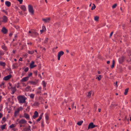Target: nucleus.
<instances>
[{
  "label": "nucleus",
  "mask_w": 131,
  "mask_h": 131,
  "mask_svg": "<svg viewBox=\"0 0 131 131\" xmlns=\"http://www.w3.org/2000/svg\"><path fill=\"white\" fill-rule=\"evenodd\" d=\"M17 99L20 103H23L26 102L27 98L24 96L19 95L17 97Z\"/></svg>",
  "instance_id": "1"
},
{
  "label": "nucleus",
  "mask_w": 131,
  "mask_h": 131,
  "mask_svg": "<svg viewBox=\"0 0 131 131\" xmlns=\"http://www.w3.org/2000/svg\"><path fill=\"white\" fill-rule=\"evenodd\" d=\"M28 9L29 12L31 13V14L33 15L34 14V11L33 9V8L32 5H28Z\"/></svg>",
  "instance_id": "2"
},
{
  "label": "nucleus",
  "mask_w": 131,
  "mask_h": 131,
  "mask_svg": "<svg viewBox=\"0 0 131 131\" xmlns=\"http://www.w3.org/2000/svg\"><path fill=\"white\" fill-rule=\"evenodd\" d=\"M28 77H26L23 78L20 81V82L23 84V85H24V84H25V83L23 82L27 81L28 80Z\"/></svg>",
  "instance_id": "3"
},
{
  "label": "nucleus",
  "mask_w": 131,
  "mask_h": 131,
  "mask_svg": "<svg viewBox=\"0 0 131 131\" xmlns=\"http://www.w3.org/2000/svg\"><path fill=\"white\" fill-rule=\"evenodd\" d=\"M97 126L94 125L93 123L91 122L89 124L88 127V129H89L90 128H93Z\"/></svg>",
  "instance_id": "4"
},
{
  "label": "nucleus",
  "mask_w": 131,
  "mask_h": 131,
  "mask_svg": "<svg viewBox=\"0 0 131 131\" xmlns=\"http://www.w3.org/2000/svg\"><path fill=\"white\" fill-rule=\"evenodd\" d=\"M64 54V52L62 51H61L58 52V60H59L61 57Z\"/></svg>",
  "instance_id": "5"
},
{
  "label": "nucleus",
  "mask_w": 131,
  "mask_h": 131,
  "mask_svg": "<svg viewBox=\"0 0 131 131\" xmlns=\"http://www.w3.org/2000/svg\"><path fill=\"white\" fill-rule=\"evenodd\" d=\"M2 18L3 19L2 22L4 23H6L7 22L8 19L6 16L5 15L3 16Z\"/></svg>",
  "instance_id": "6"
},
{
  "label": "nucleus",
  "mask_w": 131,
  "mask_h": 131,
  "mask_svg": "<svg viewBox=\"0 0 131 131\" xmlns=\"http://www.w3.org/2000/svg\"><path fill=\"white\" fill-rule=\"evenodd\" d=\"M20 111V109L19 108H18L17 109L15 110V111L14 116L15 117H16L17 116V114L19 113V111Z\"/></svg>",
  "instance_id": "7"
},
{
  "label": "nucleus",
  "mask_w": 131,
  "mask_h": 131,
  "mask_svg": "<svg viewBox=\"0 0 131 131\" xmlns=\"http://www.w3.org/2000/svg\"><path fill=\"white\" fill-rule=\"evenodd\" d=\"M12 76L11 75H9L6 76L4 77L3 79L5 81H7L10 79L11 77Z\"/></svg>",
  "instance_id": "8"
},
{
  "label": "nucleus",
  "mask_w": 131,
  "mask_h": 131,
  "mask_svg": "<svg viewBox=\"0 0 131 131\" xmlns=\"http://www.w3.org/2000/svg\"><path fill=\"white\" fill-rule=\"evenodd\" d=\"M8 30L5 27H3L1 30V31L4 34H6Z\"/></svg>",
  "instance_id": "9"
},
{
  "label": "nucleus",
  "mask_w": 131,
  "mask_h": 131,
  "mask_svg": "<svg viewBox=\"0 0 131 131\" xmlns=\"http://www.w3.org/2000/svg\"><path fill=\"white\" fill-rule=\"evenodd\" d=\"M38 115V113L37 111H35L34 113V115L33 116L34 118L35 119L37 117Z\"/></svg>",
  "instance_id": "10"
},
{
  "label": "nucleus",
  "mask_w": 131,
  "mask_h": 131,
  "mask_svg": "<svg viewBox=\"0 0 131 131\" xmlns=\"http://www.w3.org/2000/svg\"><path fill=\"white\" fill-rule=\"evenodd\" d=\"M26 121L24 119H22L20 120L19 122V123L20 124H24L26 123Z\"/></svg>",
  "instance_id": "11"
},
{
  "label": "nucleus",
  "mask_w": 131,
  "mask_h": 131,
  "mask_svg": "<svg viewBox=\"0 0 131 131\" xmlns=\"http://www.w3.org/2000/svg\"><path fill=\"white\" fill-rule=\"evenodd\" d=\"M50 20V18H47L46 19H42V20L45 23L49 22V21Z\"/></svg>",
  "instance_id": "12"
},
{
  "label": "nucleus",
  "mask_w": 131,
  "mask_h": 131,
  "mask_svg": "<svg viewBox=\"0 0 131 131\" xmlns=\"http://www.w3.org/2000/svg\"><path fill=\"white\" fill-rule=\"evenodd\" d=\"M24 117L27 120H29V115L26 113L24 114Z\"/></svg>",
  "instance_id": "13"
},
{
  "label": "nucleus",
  "mask_w": 131,
  "mask_h": 131,
  "mask_svg": "<svg viewBox=\"0 0 131 131\" xmlns=\"http://www.w3.org/2000/svg\"><path fill=\"white\" fill-rule=\"evenodd\" d=\"M20 8L22 10L24 11H25L26 10V7L25 5H24L21 6Z\"/></svg>",
  "instance_id": "14"
},
{
  "label": "nucleus",
  "mask_w": 131,
  "mask_h": 131,
  "mask_svg": "<svg viewBox=\"0 0 131 131\" xmlns=\"http://www.w3.org/2000/svg\"><path fill=\"white\" fill-rule=\"evenodd\" d=\"M5 4L8 7H9L11 5V3L8 1H6L5 2Z\"/></svg>",
  "instance_id": "15"
},
{
  "label": "nucleus",
  "mask_w": 131,
  "mask_h": 131,
  "mask_svg": "<svg viewBox=\"0 0 131 131\" xmlns=\"http://www.w3.org/2000/svg\"><path fill=\"white\" fill-rule=\"evenodd\" d=\"M34 61H32L31 63L30 64V68L32 69L34 68Z\"/></svg>",
  "instance_id": "16"
},
{
  "label": "nucleus",
  "mask_w": 131,
  "mask_h": 131,
  "mask_svg": "<svg viewBox=\"0 0 131 131\" xmlns=\"http://www.w3.org/2000/svg\"><path fill=\"white\" fill-rule=\"evenodd\" d=\"M124 61V59L123 57H121L119 59V62L120 63H122Z\"/></svg>",
  "instance_id": "17"
},
{
  "label": "nucleus",
  "mask_w": 131,
  "mask_h": 131,
  "mask_svg": "<svg viewBox=\"0 0 131 131\" xmlns=\"http://www.w3.org/2000/svg\"><path fill=\"white\" fill-rule=\"evenodd\" d=\"M38 82V80H36V81H31L30 82V83L31 84H33V85H35Z\"/></svg>",
  "instance_id": "18"
},
{
  "label": "nucleus",
  "mask_w": 131,
  "mask_h": 131,
  "mask_svg": "<svg viewBox=\"0 0 131 131\" xmlns=\"http://www.w3.org/2000/svg\"><path fill=\"white\" fill-rule=\"evenodd\" d=\"M11 88L13 89V91L11 94H13L16 91V90L15 87H12Z\"/></svg>",
  "instance_id": "19"
},
{
  "label": "nucleus",
  "mask_w": 131,
  "mask_h": 131,
  "mask_svg": "<svg viewBox=\"0 0 131 131\" xmlns=\"http://www.w3.org/2000/svg\"><path fill=\"white\" fill-rule=\"evenodd\" d=\"M43 114V113H42L41 115H40V116L39 117V118L36 121L37 122H38L42 118V115Z\"/></svg>",
  "instance_id": "20"
},
{
  "label": "nucleus",
  "mask_w": 131,
  "mask_h": 131,
  "mask_svg": "<svg viewBox=\"0 0 131 131\" xmlns=\"http://www.w3.org/2000/svg\"><path fill=\"white\" fill-rule=\"evenodd\" d=\"M45 119L46 121L48 120L49 119V115L48 114H45Z\"/></svg>",
  "instance_id": "21"
},
{
  "label": "nucleus",
  "mask_w": 131,
  "mask_h": 131,
  "mask_svg": "<svg viewBox=\"0 0 131 131\" xmlns=\"http://www.w3.org/2000/svg\"><path fill=\"white\" fill-rule=\"evenodd\" d=\"M128 90V88H127L125 89V92L124 93V94H125V95H126L127 94Z\"/></svg>",
  "instance_id": "22"
},
{
  "label": "nucleus",
  "mask_w": 131,
  "mask_h": 131,
  "mask_svg": "<svg viewBox=\"0 0 131 131\" xmlns=\"http://www.w3.org/2000/svg\"><path fill=\"white\" fill-rule=\"evenodd\" d=\"M5 64H6L5 62H3L2 61H0V65L1 66L3 67H4L5 66Z\"/></svg>",
  "instance_id": "23"
},
{
  "label": "nucleus",
  "mask_w": 131,
  "mask_h": 131,
  "mask_svg": "<svg viewBox=\"0 0 131 131\" xmlns=\"http://www.w3.org/2000/svg\"><path fill=\"white\" fill-rule=\"evenodd\" d=\"M39 104L38 102H36L33 104V105L35 106H38L39 105Z\"/></svg>",
  "instance_id": "24"
},
{
  "label": "nucleus",
  "mask_w": 131,
  "mask_h": 131,
  "mask_svg": "<svg viewBox=\"0 0 131 131\" xmlns=\"http://www.w3.org/2000/svg\"><path fill=\"white\" fill-rule=\"evenodd\" d=\"M115 63V61L114 60H113L112 61V64L111 66V68H112V69L113 68H114V67Z\"/></svg>",
  "instance_id": "25"
},
{
  "label": "nucleus",
  "mask_w": 131,
  "mask_h": 131,
  "mask_svg": "<svg viewBox=\"0 0 131 131\" xmlns=\"http://www.w3.org/2000/svg\"><path fill=\"white\" fill-rule=\"evenodd\" d=\"M17 63H14L13 65V68H16L17 67Z\"/></svg>",
  "instance_id": "26"
},
{
  "label": "nucleus",
  "mask_w": 131,
  "mask_h": 131,
  "mask_svg": "<svg viewBox=\"0 0 131 131\" xmlns=\"http://www.w3.org/2000/svg\"><path fill=\"white\" fill-rule=\"evenodd\" d=\"M83 121H79V122H78L77 123V124L79 126L81 125L83 123Z\"/></svg>",
  "instance_id": "27"
},
{
  "label": "nucleus",
  "mask_w": 131,
  "mask_h": 131,
  "mask_svg": "<svg viewBox=\"0 0 131 131\" xmlns=\"http://www.w3.org/2000/svg\"><path fill=\"white\" fill-rule=\"evenodd\" d=\"M6 121V118L5 117H3L2 119V124H3L4 122H5Z\"/></svg>",
  "instance_id": "28"
},
{
  "label": "nucleus",
  "mask_w": 131,
  "mask_h": 131,
  "mask_svg": "<svg viewBox=\"0 0 131 131\" xmlns=\"http://www.w3.org/2000/svg\"><path fill=\"white\" fill-rule=\"evenodd\" d=\"M101 75H99L96 78V79H97L98 80V81H100V80L101 77Z\"/></svg>",
  "instance_id": "29"
},
{
  "label": "nucleus",
  "mask_w": 131,
  "mask_h": 131,
  "mask_svg": "<svg viewBox=\"0 0 131 131\" xmlns=\"http://www.w3.org/2000/svg\"><path fill=\"white\" fill-rule=\"evenodd\" d=\"M99 18V17L98 16H95L94 17V19L96 21H98V19Z\"/></svg>",
  "instance_id": "30"
},
{
  "label": "nucleus",
  "mask_w": 131,
  "mask_h": 131,
  "mask_svg": "<svg viewBox=\"0 0 131 131\" xmlns=\"http://www.w3.org/2000/svg\"><path fill=\"white\" fill-rule=\"evenodd\" d=\"M28 53L29 54H32L34 53V51H30V50H28Z\"/></svg>",
  "instance_id": "31"
},
{
  "label": "nucleus",
  "mask_w": 131,
  "mask_h": 131,
  "mask_svg": "<svg viewBox=\"0 0 131 131\" xmlns=\"http://www.w3.org/2000/svg\"><path fill=\"white\" fill-rule=\"evenodd\" d=\"M92 4L93 5V6H92L91 8V10H93L96 7V6L94 4Z\"/></svg>",
  "instance_id": "32"
},
{
  "label": "nucleus",
  "mask_w": 131,
  "mask_h": 131,
  "mask_svg": "<svg viewBox=\"0 0 131 131\" xmlns=\"http://www.w3.org/2000/svg\"><path fill=\"white\" fill-rule=\"evenodd\" d=\"M42 83L43 87L44 88L46 87V83H45V82L44 81H43L42 82Z\"/></svg>",
  "instance_id": "33"
},
{
  "label": "nucleus",
  "mask_w": 131,
  "mask_h": 131,
  "mask_svg": "<svg viewBox=\"0 0 131 131\" xmlns=\"http://www.w3.org/2000/svg\"><path fill=\"white\" fill-rule=\"evenodd\" d=\"M2 48L3 50H5L6 49V47L5 45L2 46Z\"/></svg>",
  "instance_id": "34"
},
{
  "label": "nucleus",
  "mask_w": 131,
  "mask_h": 131,
  "mask_svg": "<svg viewBox=\"0 0 131 131\" xmlns=\"http://www.w3.org/2000/svg\"><path fill=\"white\" fill-rule=\"evenodd\" d=\"M48 38H46L45 39V40L44 41V42L43 43H47V42L48 41Z\"/></svg>",
  "instance_id": "35"
},
{
  "label": "nucleus",
  "mask_w": 131,
  "mask_h": 131,
  "mask_svg": "<svg viewBox=\"0 0 131 131\" xmlns=\"http://www.w3.org/2000/svg\"><path fill=\"white\" fill-rule=\"evenodd\" d=\"M6 126V125L4 124L2 125V126H1V128L2 130H3L5 128V127Z\"/></svg>",
  "instance_id": "36"
},
{
  "label": "nucleus",
  "mask_w": 131,
  "mask_h": 131,
  "mask_svg": "<svg viewBox=\"0 0 131 131\" xmlns=\"http://www.w3.org/2000/svg\"><path fill=\"white\" fill-rule=\"evenodd\" d=\"M91 92H88V95H87V96L89 97V98H90L91 97Z\"/></svg>",
  "instance_id": "37"
},
{
  "label": "nucleus",
  "mask_w": 131,
  "mask_h": 131,
  "mask_svg": "<svg viewBox=\"0 0 131 131\" xmlns=\"http://www.w3.org/2000/svg\"><path fill=\"white\" fill-rule=\"evenodd\" d=\"M34 97V95L33 94H31L30 95V97L31 99H33Z\"/></svg>",
  "instance_id": "38"
},
{
  "label": "nucleus",
  "mask_w": 131,
  "mask_h": 131,
  "mask_svg": "<svg viewBox=\"0 0 131 131\" xmlns=\"http://www.w3.org/2000/svg\"><path fill=\"white\" fill-rule=\"evenodd\" d=\"M117 5V4H115L113 5L112 6V8H115Z\"/></svg>",
  "instance_id": "39"
},
{
  "label": "nucleus",
  "mask_w": 131,
  "mask_h": 131,
  "mask_svg": "<svg viewBox=\"0 0 131 131\" xmlns=\"http://www.w3.org/2000/svg\"><path fill=\"white\" fill-rule=\"evenodd\" d=\"M4 53L3 52H2L1 51H0V58L1 57V56L2 55H4Z\"/></svg>",
  "instance_id": "40"
},
{
  "label": "nucleus",
  "mask_w": 131,
  "mask_h": 131,
  "mask_svg": "<svg viewBox=\"0 0 131 131\" xmlns=\"http://www.w3.org/2000/svg\"><path fill=\"white\" fill-rule=\"evenodd\" d=\"M29 70V68L28 67H26V68L24 69V71L25 72H27L28 71V70Z\"/></svg>",
  "instance_id": "41"
},
{
  "label": "nucleus",
  "mask_w": 131,
  "mask_h": 131,
  "mask_svg": "<svg viewBox=\"0 0 131 131\" xmlns=\"http://www.w3.org/2000/svg\"><path fill=\"white\" fill-rule=\"evenodd\" d=\"M30 128L31 126H30L29 125L28 127L26 128V129L27 130H31Z\"/></svg>",
  "instance_id": "42"
},
{
  "label": "nucleus",
  "mask_w": 131,
  "mask_h": 131,
  "mask_svg": "<svg viewBox=\"0 0 131 131\" xmlns=\"http://www.w3.org/2000/svg\"><path fill=\"white\" fill-rule=\"evenodd\" d=\"M14 127V126L13 124H12V125H10L9 126V127L10 128H13Z\"/></svg>",
  "instance_id": "43"
},
{
  "label": "nucleus",
  "mask_w": 131,
  "mask_h": 131,
  "mask_svg": "<svg viewBox=\"0 0 131 131\" xmlns=\"http://www.w3.org/2000/svg\"><path fill=\"white\" fill-rule=\"evenodd\" d=\"M2 11L3 12L5 13L6 15L7 14V12L5 10H2Z\"/></svg>",
  "instance_id": "44"
},
{
  "label": "nucleus",
  "mask_w": 131,
  "mask_h": 131,
  "mask_svg": "<svg viewBox=\"0 0 131 131\" xmlns=\"http://www.w3.org/2000/svg\"><path fill=\"white\" fill-rule=\"evenodd\" d=\"M115 105V106H117V105H116L115 104H114V103H112L111 105V106H110L112 107H113V106H114V105Z\"/></svg>",
  "instance_id": "45"
},
{
  "label": "nucleus",
  "mask_w": 131,
  "mask_h": 131,
  "mask_svg": "<svg viewBox=\"0 0 131 131\" xmlns=\"http://www.w3.org/2000/svg\"><path fill=\"white\" fill-rule=\"evenodd\" d=\"M41 125L42 127H43L44 126V121H42L41 123Z\"/></svg>",
  "instance_id": "46"
},
{
  "label": "nucleus",
  "mask_w": 131,
  "mask_h": 131,
  "mask_svg": "<svg viewBox=\"0 0 131 131\" xmlns=\"http://www.w3.org/2000/svg\"><path fill=\"white\" fill-rule=\"evenodd\" d=\"M42 30H43V31L46 30V28L45 26H43L42 27Z\"/></svg>",
  "instance_id": "47"
},
{
  "label": "nucleus",
  "mask_w": 131,
  "mask_h": 131,
  "mask_svg": "<svg viewBox=\"0 0 131 131\" xmlns=\"http://www.w3.org/2000/svg\"><path fill=\"white\" fill-rule=\"evenodd\" d=\"M32 75V73H29L28 75L27 76V77H28V78L29 79V78Z\"/></svg>",
  "instance_id": "48"
},
{
  "label": "nucleus",
  "mask_w": 131,
  "mask_h": 131,
  "mask_svg": "<svg viewBox=\"0 0 131 131\" xmlns=\"http://www.w3.org/2000/svg\"><path fill=\"white\" fill-rule=\"evenodd\" d=\"M117 81H116L115 83H114V85L115 86H116V87L118 86V85H117Z\"/></svg>",
  "instance_id": "49"
},
{
  "label": "nucleus",
  "mask_w": 131,
  "mask_h": 131,
  "mask_svg": "<svg viewBox=\"0 0 131 131\" xmlns=\"http://www.w3.org/2000/svg\"><path fill=\"white\" fill-rule=\"evenodd\" d=\"M19 2L20 4H21L23 1V0H17Z\"/></svg>",
  "instance_id": "50"
},
{
  "label": "nucleus",
  "mask_w": 131,
  "mask_h": 131,
  "mask_svg": "<svg viewBox=\"0 0 131 131\" xmlns=\"http://www.w3.org/2000/svg\"><path fill=\"white\" fill-rule=\"evenodd\" d=\"M37 70L35 71L34 72V73L36 75H37Z\"/></svg>",
  "instance_id": "51"
},
{
  "label": "nucleus",
  "mask_w": 131,
  "mask_h": 131,
  "mask_svg": "<svg viewBox=\"0 0 131 131\" xmlns=\"http://www.w3.org/2000/svg\"><path fill=\"white\" fill-rule=\"evenodd\" d=\"M41 93L40 91H37L36 92V94H39Z\"/></svg>",
  "instance_id": "52"
},
{
  "label": "nucleus",
  "mask_w": 131,
  "mask_h": 131,
  "mask_svg": "<svg viewBox=\"0 0 131 131\" xmlns=\"http://www.w3.org/2000/svg\"><path fill=\"white\" fill-rule=\"evenodd\" d=\"M4 84V82H2L1 84H0V86H2Z\"/></svg>",
  "instance_id": "53"
},
{
  "label": "nucleus",
  "mask_w": 131,
  "mask_h": 131,
  "mask_svg": "<svg viewBox=\"0 0 131 131\" xmlns=\"http://www.w3.org/2000/svg\"><path fill=\"white\" fill-rule=\"evenodd\" d=\"M113 34V31H112V32H111V34H110V38L112 36Z\"/></svg>",
  "instance_id": "54"
},
{
  "label": "nucleus",
  "mask_w": 131,
  "mask_h": 131,
  "mask_svg": "<svg viewBox=\"0 0 131 131\" xmlns=\"http://www.w3.org/2000/svg\"><path fill=\"white\" fill-rule=\"evenodd\" d=\"M96 2L97 3H98L99 2V0H95Z\"/></svg>",
  "instance_id": "55"
},
{
  "label": "nucleus",
  "mask_w": 131,
  "mask_h": 131,
  "mask_svg": "<svg viewBox=\"0 0 131 131\" xmlns=\"http://www.w3.org/2000/svg\"><path fill=\"white\" fill-rule=\"evenodd\" d=\"M2 116V114L0 113V118H1Z\"/></svg>",
  "instance_id": "56"
},
{
  "label": "nucleus",
  "mask_w": 131,
  "mask_h": 131,
  "mask_svg": "<svg viewBox=\"0 0 131 131\" xmlns=\"http://www.w3.org/2000/svg\"><path fill=\"white\" fill-rule=\"evenodd\" d=\"M34 33V32H33ZM34 33H35V34L36 35H38V33H37V32H34Z\"/></svg>",
  "instance_id": "57"
},
{
  "label": "nucleus",
  "mask_w": 131,
  "mask_h": 131,
  "mask_svg": "<svg viewBox=\"0 0 131 131\" xmlns=\"http://www.w3.org/2000/svg\"><path fill=\"white\" fill-rule=\"evenodd\" d=\"M19 61H22V58H20L19 59Z\"/></svg>",
  "instance_id": "58"
},
{
  "label": "nucleus",
  "mask_w": 131,
  "mask_h": 131,
  "mask_svg": "<svg viewBox=\"0 0 131 131\" xmlns=\"http://www.w3.org/2000/svg\"><path fill=\"white\" fill-rule=\"evenodd\" d=\"M27 44L28 45H31L32 44V43L31 42H30V43H27Z\"/></svg>",
  "instance_id": "59"
},
{
  "label": "nucleus",
  "mask_w": 131,
  "mask_h": 131,
  "mask_svg": "<svg viewBox=\"0 0 131 131\" xmlns=\"http://www.w3.org/2000/svg\"><path fill=\"white\" fill-rule=\"evenodd\" d=\"M74 103L72 105V107L73 108L74 107Z\"/></svg>",
  "instance_id": "60"
},
{
  "label": "nucleus",
  "mask_w": 131,
  "mask_h": 131,
  "mask_svg": "<svg viewBox=\"0 0 131 131\" xmlns=\"http://www.w3.org/2000/svg\"><path fill=\"white\" fill-rule=\"evenodd\" d=\"M97 106L96 105H94V108L96 109L97 108Z\"/></svg>",
  "instance_id": "61"
},
{
  "label": "nucleus",
  "mask_w": 131,
  "mask_h": 131,
  "mask_svg": "<svg viewBox=\"0 0 131 131\" xmlns=\"http://www.w3.org/2000/svg\"><path fill=\"white\" fill-rule=\"evenodd\" d=\"M43 31L42 29V30H40V31L41 33V34H42L43 33Z\"/></svg>",
  "instance_id": "62"
},
{
  "label": "nucleus",
  "mask_w": 131,
  "mask_h": 131,
  "mask_svg": "<svg viewBox=\"0 0 131 131\" xmlns=\"http://www.w3.org/2000/svg\"><path fill=\"white\" fill-rule=\"evenodd\" d=\"M12 33H10L9 34V36L11 37V36H12Z\"/></svg>",
  "instance_id": "63"
},
{
  "label": "nucleus",
  "mask_w": 131,
  "mask_h": 131,
  "mask_svg": "<svg viewBox=\"0 0 131 131\" xmlns=\"http://www.w3.org/2000/svg\"><path fill=\"white\" fill-rule=\"evenodd\" d=\"M30 88V86H27V88H27V89H29Z\"/></svg>",
  "instance_id": "64"
}]
</instances>
